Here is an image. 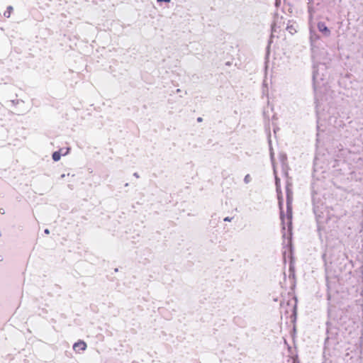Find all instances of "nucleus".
Wrapping results in <instances>:
<instances>
[{"mask_svg":"<svg viewBox=\"0 0 363 363\" xmlns=\"http://www.w3.org/2000/svg\"><path fill=\"white\" fill-rule=\"evenodd\" d=\"M86 348V344L84 341L79 340L77 342L74 343L73 345V350L76 352H80L81 351H84Z\"/></svg>","mask_w":363,"mask_h":363,"instance_id":"nucleus-1","label":"nucleus"},{"mask_svg":"<svg viewBox=\"0 0 363 363\" xmlns=\"http://www.w3.org/2000/svg\"><path fill=\"white\" fill-rule=\"evenodd\" d=\"M318 28L320 32L323 33V34L328 35L330 33V30L326 26L325 23L320 22L318 23Z\"/></svg>","mask_w":363,"mask_h":363,"instance_id":"nucleus-2","label":"nucleus"},{"mask_svg":"<svg viewBox=\"0 0 363 363\" xmlns=\"http://www.w3.org/2000/svg\"><path fill=\"white\" fill-rule=\"evenodd\" d=\"M12 11L13 7L11 6H8L6 11L4 13V17L9 18L11 16Z\"/></svg>","mask_w":363,"mask_h":363,"instance_id":"nucleus-3","label":"nucleus"},{"mask_svg":"<svg viewBox=\"0 0 363 363\" xmlns=\"http://www.w3.org/2000/svg\"><path fill=\"white\" fill-rule=\"evenodd\" d=\"M60 157H61V154L60 152H55L53 154H52V159L54 161H58L60 160Z\"/></svg>","mask_w":363,"mask_h":363,"instance_id":"nucleus-4","label":"nucleus"},{"mask_svg":"<svg viewBox=\"0 0 363 363\" xmlns=\"http://www.w3.org/2000/svg\"><path fill=\"white\" fill-rule=\"evenodd\" d=\"M224 220L225 221H230V219L228 217H226L225 218H224Z\"/></svg>","mask_w":363,"mask_h":363,"instance_id":"nucleus-5","label":"nucleus"},{"mask_svg":"<svg viewBox=\"0 0 363 363\" xmlns=\"http://www.w3.org/2000/svg\"><path fill=\"white\" fill-rule=\"evenodd\" d=\"M245 180H249L248 176L245 177Z\"/></svg>","mask_w":363,"mask_h":363,"instance_id":"nucleus-6","label":"nucleus"},{"mask_svg":"<svg viewBox=\"0 0 363 363\" xmlns=\"http://www.w3.org/2000/svg\"><path fill=\"white\" fill-rule=\"evenodd\" d=\"M245 180H249L248 176L245 177Z\"/></svg>","mask_w":363,"mask_h":363,"instance_id":"nucleus-7","label":"nucleus"},{"mask_svg":"<svg viewBox=\"0 0 363 363\" xmlns=\"http://www.w3.org/2000/svg\"><path fill=\"white\" fill-rule=\"evenodd\" d=\"M198 121H202V119H201V118H198Z\"/></svg>","mask_w":363,"mask_h":363,"instance_id":"nucleus-8","label":"nucleus"}]
</instances>
